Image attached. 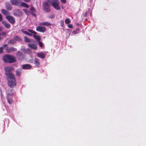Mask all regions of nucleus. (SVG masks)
Masks as SVG:
<instances>
[{"instance_id": "nucleus-45", "label": "nucleus", "mask_w": 146, "mask_h": 146, "mask_svg": "<svg viewBox=\"0 0 146 146\" xmlns=\"http://www.w3.org/2000/svg\"><path fill=\"white\" fill-rule=\"evenodd\" d=\"M31 14H32V15H33V16H36V15H35V14L34 13H33V12H31Z\"/></svg>"}, {"instance_id": "nucleus-44", "label": "nucleus", "mask_w": 146, "mask_h": 146, "mask_svg": "<svg viewBox=\"0 0 146 146\" xmlns=\"http://www.w3.org/2000/svg\"><path fill=\"white\" fill-rule=\"evenodd\" d=\"M7 46V44H4L3 45V46L2 47H3V48H4V47H6V46Z\"/></svg>"}, {"instance_id": "nucleus-37", "label": "nucleus", "mask_w": 146, "mask_h": 146, "mask_svg": "<svg viewBox=\"0 0 146 146\" xmlns=\"http://www.w3.org/2000/svg\"><path fill=\"white\" fill-rule=\"evenodd\" d=\"M3 47H0V54L2 53L3 52Z\"/></svg>"}, {"instance_id": "nucleus-31", "label": "nucleus", "mask_w": 146, "mask_h": 146, "mask_svg": "<svg viewBox=\"0 0 146 146\" xmlns=\"http://www.w3.org/2000/svg\"><path fill=\"white\" fill-rule=\"evenodd\" d=\"M71 22V21L69 19H66L65 20V23L66 24L70 23Z\"/></svg>"}, {"instance_id": "nucleus-40", "label": "nucleus", "mask_w": 146, "mask_h": 146, "mask_svg": "<svg viewBox=\"0 0 146 146\" xmlns=\"http://www.w3.org/2000/svg\"><path fill=\"white\" fill-rule=\"evenodd\" d=\"M3 19L2 15L1 14H0V21H3Z\"/></svg>"}, {"instance_id": "nucleus-26", "label": "nucleus", "mask_w": 146, "mask_h": 146, "mask_svg": "<svg viewBox=\"0 0 146 146\" xmlns=\"http://www.w3.org/2000/svg\"><path fill=\"white\" fill-rule=\"evenodd\" d=\"M22 32L25 34L27 35L30 36H32L33 35L32 34L29 33L27 31H23Z\"/></svg>"}, {"instance_id": "nucleus-36", "label": "nucleus", "mask_w": 146, "mask_h": 146, "mask_svg": "<svg viewBox=\"0 0 146 146\" xmlns=\"http://www.w3.org/2000/svg\"><path fill=\"white\" fill-rule=\"evenodd\" d=\"M60 25L62 27H63L64 26V22L63 20H61L60 21Z\"/></svg>"}, {"instance_id": "nucleus-42", "label": "nucleus", "mask_w": 146, "mask_h": 146, "mask_svg": "<svg viewBox=\"0 0 146 146\" xmlns=\"http://www.w3.org/2000/svg\"><path fill=\"white\" fill-rule=\"evenodd\" d=\"M23 0L26 3H28L31 0Z\"/></svg>"}, {"instance_id": "nucleus-34", "label": "nucleus", "mask_w": 146, "mask_h": 146, "mask_svg": "<svg viewBox=\"0 0 146 146\" xmlns=\"http://www.w3.org/2000/svg\"><path fill=\"white\" fill-rule=\"evenodd\" d=\"M38 44L41 47H42L43 46L42 42L39 41L38 42Z\"/></svg>"}, {"instance_id": "nucleus-1", "label": "nucleus", "mask_w": 146, "mask_h": 146, "mask_svg": "<svg viewBox=\"0 0 146 146\" xmlns=\"http://www.w3.org/2000/svg\"><path fill=\"white\" fill-rule=\"evenodd\" d=\"M3 59L5 63H11L15 62L17 61L15 56L8 54L3 55Z\"/></svg>"}, {"instance_id": "nucleus-2", "label": "nucleus", "mask_w": 146, "mask_h": 146, "mask_svg": "<svg viewBox=\"0 0 146 146\" xmlns=\"http://www.w3.org/2000/svg\"><path fill=\"white\" fill-rule=\"evenodd\" d=\"M10 2L12 5L19 7H23L26 8L29 7V5L27 3L21 1V0H11Z\"/></svg>"}, {"instance_id": "nucleus-38", "label": "nucleus", "mask_w": 146, "mask_h": 146, "mask_svg": "<svg viewBox=\"0 0 146 146\" xmlns=\"http://www.w3.org/2000/svg\"><path fill=\"white\" fill-rule=\"evenodd\" d=\"M68 27L70 28H72L73 26L72 24H69L68 25Z\"/></svg>"}, {"instance_id": "nucleus-3", "label": "nucleus", "mask_w": 146, "mask_h": 146, "mask_svg": "<svg viewBox=\"0 0 146 146\" xmlns=\"http://www.w3.org/2000/svg\"><path fill=\"white\" fill-rule=\"evenodd\" d=\"M52 7L56 10H59L60 9V1L58 0H51L49 1Z\"/></svg>"}, {"instance_id": "nucleus-23", "label": "nucleus", "mask_w": 146, "mask_h": 146, "mask_svg": "<svg viewBox=\"0 0 146 146\" xmlns=\"http://www.w3.org/2000/svg\"><path fill=\"white\" fill-rule=\"evenodd\" d=\"M14 40H15L18 41H21L22 39L20 37L18 36H14L13 38Z\"/></svg>"}, {"instance_id": "nucleus-32", "label": "nucleus", "mask_w": 146, "mask_h": 146, "mask_svg": "<svg viewBox=\"0 0 146 146\" xmlns=\"http://www.w3.org/2000/svg\"><path fill=\"white\" fill-rule=\"evenodd\" d=\"M15 41L14 40H11L9 41L8 42L9 44L11 43V44H14L15 43Z\"/></svg>"}, {"instance_id": "nucleus-14", "label": "nucleus", "mask_w": 146, "mask_h": 146, "mask_svg": "<svg viewBox=\"0 0 146 146\" xmlns=\"http://www.w3.org/2000/svg\"><path fill=\"white\" fill-rule=\"evenodd\" d=\"M37 56L38 57L42 59H44L45 57L46 54L45 53L41 52L38 53L37 54Z\"/></svg>"}, {"instance_id": "nucleus-24", "label": "nucleus", "mask_w": 146, "mask_h": 146, "mask_svg": "<svg viewBox=\"0 0 146 146\" xmlns=\"http://www.w3.org/2000/svg\"><path fill=\"white\" fill-rule=\"evenodd\" d=\"M33 36L37 40V41H40V38L39 36L34 35Z\"/></svg>"}, {"instance_id": "nucleus-17", "label": "nucleus", "mask_w": 146, "mask_h": 146, "mask_svg": "<svg viewBox=\"0 0 146 146\" xmlns=\"http://www.w3.org/2000/svg\"><path fill=\"white\" fill-rule=\"evenodd\" d=\"M7 102L9 104H11L13 102V97L10 96H7Z\"/></svg>"}, {"instance_id": "nucleus-4", "label": "nucleus", "mask_w": 146, "mask_h": 146, "mask_svg": "<svg viewBox=\"0 0 146 146\" xmlns=\"http://www.w3.org/2000/svg\"><path fill=\"white\" fill-rule=\"evenodd\" d=\"M48 3V2H46L44 3L43 4L42 7L43 9L47 12H49L50 11V9Z\"/></svg>"}, {"instance_id": "nucleus-16", "label": "nucleus", "mask_w": 146, "mask_h": 146, "mask_svg": "<svg viewBox=\"0 0 146 146\" xmlns=\"http://www.w3.org/2000/svg\"><path fill=\"white\" fill-rule=\"evenodd\" d=\"M28 46L29 47L34 50H36L37 47L36 45L33 43H30L28 44Z\"/></svg>"}, {"instance_id": "nucleus-28", "label": "nucleus", "mask_w": 146, "mask_h": 146, "mask_svg": "<svg viewBox=\"0 0 146 146\" xmlns=\"http://www.w3.org/2000/svg\"><path fill=\"white\" fill-rule=\"evenodd\" d=\"M23 10L26 15H29L30 12L29 11L26 9H23Z\"/></svg>"}, {"instance_id": "nucleus-15", "label": "nucleus", "mask_w": 146, "mask_h": 146, "mask_svg": "<svg viewBox=\"0 0 146 146\" xmlns=\"http://www.w3.org/2000/svg\"><path fill=\"white\" fill-rule=\"evenodd\" d=\"M39 25L40 26H45L47 27L51 25V24L48 21L43 22L40 23Z\"/></svg>"}, {"instance_id": "nucleus-13", "label": "nucleus", "mask_w": 146, "mask_h": 146, "mask_svg": "<svg viewBox=\"0 0 146 146\" xmlns=\"http://www.w3.org/2000/svg\"><path fill=\"white\" fill-rule=\"evenodd\" d=\"M14 15L15 16H20L22 15V13L19 10L16 9L14 11Z\"/></svg>"}, {"instance_id": "nucleus-18", "label": "nucleus", "mask_w": 146, "mask_h": 146, "mask_svg": "<svg viewBox=\"0 0 146 146\" xmlns=\"http://www.w3.org/2000/svg\"><path fill=\"white\" fill-rule=\"evenodd\" d=\"M34 63L36 66L39 67L40 65L39 60L37 58H35L34 60Z\"/></svg>"}, {"instance_id": "nucleus-19", "label": "nucleus", "mask_w": 146, "mask_h": 146, "mask_svg": "<svg viewBox=\"0 0 146 146\" xmlns=\"http://www.w3.org/2000/svg\"><path fill=\"white\" fill-rule=\"evenodd\" d=\"M2 23L4 26L7 29H9L11 27L10 25L9 24L7 23V22L5 21H3Z\"/></svg>"}, {"instance_id": "nucleus-41", "label": "nucleus", "mask_w": 146, "mask_h": 146, "mask_svg": "<svg viewBox=\"0 0 146 146\" xmlns=\"http://www.w3.org/2000/svg\"><path fill=\"white\" fill-rule=\"evenodd\" d=\"M6 34V32H2L1 33V35L3 36H5Z\"/></svg>"}, {"instance_id": "nucleus-9", "label": "nucleus", "mask_w": 146, "mask_h": 146, "mask_svg": "<svg viewBox=\"0 0 146 146\" xmlns=\"http://www.w3.org/2000/svg\"><path fill=\"white\" fill-rule=\"evenodd\" d=\"M7 79L8 80H16L15 78V76L13 73L10 72L9 74L6 75Z\"/></svg>"}, {"instance_id": "nucleus-30", "label": "nucleus", "mask_w": 146, "mask_h": 146, "mask_svg": "<svg viewBox=\"0 0 146 146\" xmlns=\"http://www.w3.org/2000/svg\"><path fill=\"white\" fill-rule=\"evenodd\" d=\"M28 31L31 33L33 34L34 35H36L37 34V33L36 32L32 30H28Z\"/></svg>"}, {"instance_id": "nucleus-11", "label": "nucleus", "mask_w": 146, "mask_h": 146, "mask_svg": "<svg viewBox=\"0 0 146 146\" xmlns=\"http://www.w3.org/2000/svg\"><path fill=\"white\" fill-rule=\"evenodd\" d=\"M16 56L18 60H20L23 58L24 54L21 51H18L16 54Z\"/></svg>"}, {"instance_id": "nucleus-5", "label": "nucleus", "mask_w": 146, "mask_h": 146, "mask_svg": "<svg viewBox=\"0 0 146 146\" xmlns=\"http://www.w3.org/2000/svg\"><path fill=\"white\" fill-rule=\"evenodd\" d=\"M46 29L45 27L40 25L36 27V30L37 31L44 33L46 31Z\"/></svg>"}, {"instance_id": "nucleus-20", "label": "nucleus", "mask_w": 146, "mask_h": 146, "mask_svg": "<svg viewBox=\"0 0 146 146\" xmlns=\"http://www.w3.org/2000/svg\"><path fill=\"white\" fill-rule=\"evenodd\" d=\"M22 72V70L21 69L18 68L16 70V74L17 76H20Z\"/></svg>"}, {"instance_id": "nucleus-7", "label": "nucleus", "mask_w": 146, "mask_h": 146, "mask_svg": "<svg viewBox=\"0 0 146 146\" xmlns=\"http://www.w3.org/2000/svg\"><path fill=\"white\" fill-rule=\"evenodd\" d=\"M5 71V74L7 75L10 73V72L14 70V68L13 67L11 66H8L5 67L4 68Z\"/></svg>"}, {"instance_id": "nucleus-12", "label": "nucleus", "mask_w": 146, "mask_h": 146, "mask_svg": "<svg viewBox=\"0 0 146 146\" xmlns=\"http://www.w3.org/2000/svg\"><path fill=\"white\" fill-rule=\"evenodd\" d=\"M32 66L29 64H23L22 66V68L23 69L30 70L31 69Z\"/></svg>"}, {"instance_id": "nucleus-43", "label": "nucleus", "mask_w": 146, "mask_h": 146, "mask_svg": "<svg viewBox=\"0 0 146 146\" xmlns=\"http://www.w3.org/2000/svg\"><path fill=\"white\" fill-rule=\"evenodd\" d=\"M88 13L87 12H86L84 14V16L85 17H86L87 16Z\"/></svg>"}, {"instance_id": "nucleus-27", "label": "nucleus", "mask_w": 146, "mask_h": 146, "mask_svg": "<svg viewBox=\"0 0 146 146\" xmlns=\"http://www.w3.org/2000/svg\"><path fill=\"white\" fill-rule=\"evenodd\" d=\"M80 31L79 29L77 28L75 30L73 31L72 33L74 34H78Z\"/></svg>"}, {"instance_id": "nucleus-29", "label": "nucleus", "mask_w": 146, "mask_h": 146, "mask_svg": "<svg viewBox=\"0 0 146 146\" xmlns=\"http://www.w3.org/2000/svg\"><path fill=\"white\" fill-rule=\"evenodd\" d=\"M6 8L7 10H11L12 9V7L9 5H6Z\"/></svg>"}, {"instance_id": "nucleus-22", "label": "nucleus", "mask_w": 146, "mask_h": 146, "mask_svg": "<svg viewBox=\"0 0 146 146\" xmlns=\"http://www.w3.org/2000/svg\"><path fill=\"white\" fill-rule=\"evenodd\" d=\"M13 90V89L12 90H7V96H12L13 94V92H12V91Z\"/></svg>"}, {"instance_id": "nucleus-8", "label": "nucleus", "mask_w": 146, "mask_h": 146, "mask_svg": "<svg viewBox=\"0 0 146 146\" xmlns=\"http://www.w3.org/2000/svg\"><path fill=\"white\" fill-rule=\"evenodd\" d=\"M6 19L9 21L12 24H14L15 22V18L11 16H7L6 17Z\"/></svg>"}, {"instance_id": "nucleus-39", "label": "nucleus", "mask_w": 146, "mask_h": 146, "mask_svg": "<svg viewBox=\"0 0 146 146\" xmlns=\"http://www.w3.org/2000/svg\"><path fill=\"white\" fill-rule=\"evenodd\" d=\"M61 2L63 3H66V0H60Z\"/></svg>"}, {"instance_id": "nucleus-35", "label": "nucleus", "mask_w": 146, "mask_h": 146, "mask_svg": "<svg viewBox=\"0 0 146 146\" xmlns=\"http://www.w3.org/2000/svg\"><path fill=\"white\" fill-rule=\"evenodd\" d=\"M55 16L54 15H51L48 16V17L49 18L53 19Z\"/></svg>"}, {"instance_id": "nucleus-33", "label": "nucleus", "mask_w": 146, "mask_h": 146, "mask_svg": "<svg viewBox=\"0 0 146 146\" xmlns=\"http://www.w3.org/2000/svg\"><path fill=\"white\" fill-rule=\"evenodd\" d=\"M30 10H31V12H35L36 11V10L33 7H31Z\"/></svg>"}, {"instance_id": "nucleus-6", "label": "nucleus", "mask_w": 146, "mask_h": 146, "mask_svg": "<svg viewBox=\"0 0 146 146\" xmlns=\"http://www.w3.org/2000/svg\"><path fill=\"white\" fill-rule=\"evenodd\" d=\"M8 85L11 88H13L16 85V80H8Z\"/></svg>"}, {"instance_id": "nucleus-21", "label": "nucleus", "mask_w": 146, "mask_h": 146, "mask_svg": "<svg viewBox=\"0 0 146 146\" xmlns=\"http://www.w3.org/2000/svg\"><path fill=\"white\" fill-rule=\"evenodd\" d=\"M1 12L2 14L8 16L10 14V13L8 11L4 9H2Z\"/></svg>"}, {"instance_id": "nucleus-25", "label": "nucleus", "mask_w": 146, "mask_h": 146, "mask_svg": "<svg viewBox=\"0 0 146 146\" xmlns=\"http://www.w3.org/2000/svg\"><path fill=\"white\" fill-rule=\"evenodd\" d=\"M25 41V42H31V41L29 38H28L26 36H25L24 37Z\"/></svg>"}, {"instance_id": "nucleus-10", "label": "nucleus", "mask_w": 146, "mask_h": 146, "mask_svg": "<svg viewBox=\"0 0 146 146\" xmlns=\"http://www.w3.org/2000/svg\"><path fill=\"white\" fill-rule=\"evenodd\" d=\"M17 50V49L13 47H7L5 51L8 53H10L13 52H14Z\"/></svg>"}]
</instances>
